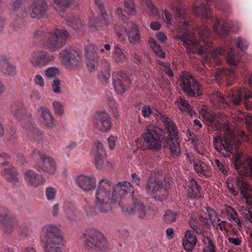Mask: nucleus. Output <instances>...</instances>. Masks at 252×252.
I'll use <instances>...</instances> for the list:
<instances>
[{
  "label": "nucleus",
  "mask_w": 252,
  "mask_h": 252,
  "mask_svg": "<svg viewBox=\"0 0 252 252\" xmlns=\"http://www.w3.org/2000/svg\"><path fill=\"white\" fill-rule=\"evenodd\" d=\"M61 81L58 78H55L52 85V91L55 94H59L62 92L61 88Z\"/></svg>",
  "instance_id": "nucleus-56"
},
{
  "label": "nucleus",
  "mask_w": 252,
  "mask_h": 252,
  "mask_svg": "<svg viewBox=\"0 0 252 252\" xmlns=\"http://www.w3.org/2000/svg\"><path fill=\"white\" fill-rule=\"evenodd\" d=\"M41 232V241L45 252H63V237L62 230L57 225L46 224L42 227Z\"/></svg>",
  "instance_id": "nucleus-4"
},
{
  "label": "nucleus",
  "mask_w": 252,
  "mask_h": 252,
  "mask_svg": "<svg viewBox=\"0 0 252 252\" xmlns=\"http://www.w3.org/2000/svg\"><path fill=\"white\" fill-rule=\"evenodd\" d=\"M75 0H53L54 8L58 11H62L69 7Z\"/></svg>",
  "instance_id": "nucleus-40"
},
{
  "label": "nucleus",
  "mask_w": 252,
  "mask_h": 252,
  "mask_svg": "<svg viewBox=\"0 0 252 252\" xmlns=\"http://www.w3.org/2000/svg\"><path fill=\"white\" fill-rule=\"evenodd\" d=\"M69 36V33L66 31L56 29L49 33H45L41 29L37 30L34 33L35 39L48 38L46 47L51 52L58 51L65 44Z\"/></svg>",
  "instance_id": "nucleus-5"
},
{
  "label": "nucleus",
  "mask_w": 252,
  "mask_h": 252,
  "mask_svg": "<svg viewBox=\"0 0 252 252\" xmlns=\"http://www.w3.org/2000/svg\"><path fill=\"white\" fill-rule=\"evenodd\" d=\"M18 224V220L11 215L8 209L0 208V227L3 232L12 233Z\"/></svg>",
  "instance_id": "nucleus-15"
},
{
  "label": "nucleus",
  "mask_w": 252,
  "mask_h": 252,
  "mask_svg": "<svg viewBox=\"0 0 252 252\" xmlns=\"http://www.w3.org/2000/svg\"><path fill=\"white\" fill-rule=\"evenodd\" d=\"M200 115L202 117L204 120L209 123L213 122L215 119V115L212 113L208 112L205 107L201 109Z\"/></svg>",
  "instance_id": "nucleus-49"
},
{
  "label": "nucleus",
  "mask_w": 252,
  "mask_h": 252,
  "mask_svg": "<svg viewBox=\"0 0 252 252\" xmlns=\"http://www.w3.org/2000/svg\"><path fill=\"white\" fill-rule=\"evenodd\" d=\"M57 189L53 187H49L45 189V196L49 201H53L56 197Z\"/></svg>",
  "instance_id": "nucleus-52"
},
{
  "label": "nucleus",
  "mask_w": 252,
  "mask_h": 252,
  "mask_svg": "<svg viewBox=\"0 0 252 252\" xmlns=\"http://www.w3.org/2000/svg\"><path fill=\"white\" fill-rule=\"evenodd\" d=\"M52 106L54 112L55 114L62 115L64 113L63 106V104L59 101H54L52 103Z\"/></svg>",
  "instance_id": "nucleus-53"
},
{
  "label": "nucleus",
  "mask_w": 252,
  "mask_h": 252,
  "mask_svg": "<svg viewBox=\"0 0 252 252\" xmlns=\"http://www.w3.org/2000/svg\"><path fill=\"white\" fill-rule=\"evenodd\" d=\"M24 179L28 186L32 187L41 186L45 182V179L42 175L36 174L32 170H27L25 171Z\"/></svg>",
  "instance_id": "nucleus-25"
},
{
  "label": "nucleus",
  "mask_w": 252,
  "mask_h": 252,
  "mask_svg": "<svg viewBox=\"0 0 252 252\" xmlns=\"http://www.w3.org/2000/svg\"><path fill=\"white\" fill-rule=\"evenodd\" d=\"M125 11L129 15H134L136 14V10L133 0H125Z\"/></svg>",
  "instance_id": "nucleus-48"
},
{
  "label": "nucleus",
  "mask_w": 252,
  "mask_h": 252,
  "mask_svg": "<svg viewBox=\"0 0 252 252\" xmlns=\"http://www.w3.org/2000/svg\"><path fill=\"white\" fill-rule=\"evenodd\" d=\"M224 211L227 213L230 221L235 222L239 226L241 225V221L238 217L237 214L232 207L228 205H225Z\"/></svg>",
  "instance_id": "nucleus-43"
},
{
  "label": "nucleus",
  "mask_w": 252,
  "mask_h": 252,
  "mask_svg": "<svg viewBox=\"0 0 252 252\" xmlns=\"http://www.w3.org/2000/svg\"><path fill=\"white\" fill-rule=\"evenodd\" d=\"M33 160V167L40 172L52 175L56 171L54 159L43 152L33 150L31 154Z\"/></svg>",
  "instance_id": "nucleus-7"
},
{
  "label": "nucleus",
  "mask_w": 252,
  "mask_h": 252,
  "mask_svg": "<svg viewBox=\"0 0 252 252\" xmlns=\"http://www.w3.org/2000/svg\"><path fill=\"white\" fill-rule=\"evenodd\" d=\"M55 59L54 56L45 51L33 52L30 58L31 63H48Z\"/></svg>",
  "instance_id": "nucleus-28"
},
{
  "label": "nucleus",
  "mask_w": 252,
  "mask_h": 252,
  "mask_svg": "<svg viewBox=\"0 0 252 252\" xmlns=\"http://www.w3.org/2000/svg\"><path fill=\"white\" fill-rule=\"evenodd\" d=\"M206 211L208 214V216L212 224H213L217 220L220 219L217 213L212 208L208 207L206 208Z\"/></svg>",
  "instance_id": "nucleus-54"
},
{
  "label": "nucleus",
  "mask_w": 252,
  "mask_h": 252,
  "mask_svg": "<svg viewBox=\"0 0 252 252\" xmlns=\"http://www.w3.org/2000/svg\"><path fill=\"white\" fill-rule=\"evenodd\" d=\"M209 5L214 4L216 9L228 12L229 6L225 0H205Z\"/></svg>",
  "instance_id": "nucleus-38"
},
{
  "label": "nucleus",
  "mask_w": 252,
  "mask_h": 252,
  "mask_svg": "<svg viewBox=\"0 0 252 252\" xmlns=\"http://www.w3.org/2000/svg\"><path fill=\"white\" fill-rule=\"evenodd\" d=\"M232 160L239 174L244 176L252 174V159L250 157L236 152L233 155Z\"/></svg>",
  "instance_id": "nucleus-14"
},
{
  "label": "nucleus",
  "mask_w": 252,
  "mask_h": 252,
  "mask_svg": "<svg viewBox=\"0 0 252 252\" xmlns=\"http://www.w3.org/2000/svg\"><path fill=\"white\" fill-rule=\"evenodd\" d=\"M141 5H145L148 8V12L151 15L158 16L159 11L157 7L153 4L151 0H140Z\"/></svg>",
  "instance_id": "nucleus-44"
},
{
  "label": "nucleus",
  "mask_w": 252,
  "mask_h": 252,
  "mask_svg": "<svg viewBox=\"0 0 252 252\" xmlns=\"http://www.w3.org/2000/svg\"><path fill=\"white\" fill-rule=\"evenodd\" d=\"M194 170L201 176L209 177L211 175L210 167L205 162L201 161H193Z\"/></svg>",
  "instance_id": "nucleus-30"
},
{
  "label": "nucleus",
  "mask_w": 252,
  "mask_h": 252,
  "mask_svg": "<svg viewBox=\"0 0 252 252\" xmlns=\"http://www.w3.org/2000/svg\"><path fill=\"white\" fill-rule=\"evenodd\" d=\"M1 72L9 75H14L16 73V67L13 64H0Z\"/></svg>",
  "instance_id": "nucleus-47"
},
{
  "label": "nucleus",
  "mask_w": 252,
  "mask_h": 252,
  "mask_svg": "<svg viewBox=\"0 0 252 252\" xmlns=\"http://www.w3.org/2000/svg\"><path fill=\"white\" fill-rule=\"evenodd\" d=\"M193 12L197 16L200 17L204 23H209L213 26L215 33L222 39H224V46L214 49L212 52V56L219 61L215 63H222V59L226 61V63H238L237 57L234 53L233 48L230 46L229 42L232 39L228 36L230 31L233 28V23L229 20H222V25L220 29V22L219 19L212 14L211 9L204 3L199 6L194 5Z\"/></svg>",
  "instance_id": "nucleus-3"
},
{
  "label": "nucleus",
  "mask_w": 252,
  "mask_h": 252,
  "mask_svg": "<svg viewBox=\"0 0 252 252\" xmlns=\"http://www.w3.org/2000/svg\"><path fill=\"white\" fill-rule=\"evenodd\" d=\"M52 214L54 217H58L60 214V205L57 203L53 206L52 209Z\"/></svg>",
  "instance_id": "nucleus-64"
},
{
  "label": "nucleus",
  "mask_w": 252,
  "mask_h": 252,
  "mask_svg": "<svg viewBox=\"0 0 252 252\" xmlns=\"http://www.w3.org/2000/svg\"><path fill=\"white\" fill-rule=\"evenodd\" d=\"M112 84L115 92L122 95L129 89L131 81L126 73L119 71L113 74Z\"/></svg>",
  "instance_id": "nucleus-16"
},
{
  "label": "nucleus",
  "mask_w": 252,
  "mask_h": 252,
  "mask_svg": "<svg viewBox=\"0 0 252 252\" xmlns=\"http://www.w3.org/2000/svg\"><path fill=\"white\" fill-rule=\"evenodd\" d=\"M94 3L98 8L100 14V20L99 21L95 17H91L89 19L90 30L95 31L98 30L100 27V24L105 26H109L111 23V17L110 14L107 13L104 2L100 0H95Z\"/></svg>",
  "instance_id": "nucleus-13"
},
{
  "label": "nucleus",
  "mask_w": 252,
  "mask_h": 252,
  "mask_svg": "<svg viewBox=\"0 0 252 252\" xmlns=\"http://www.w3.org/2000/svg\"><path fill=\"white\" fill-rule=\"evenodd\" d=\"M160 119L164 123L165 129L168 134L167 140L170 151L172 155L179 156L181 153V148L178 141V131L176 125L165 116H161Z\"/></svg>",
  "instance_id": "nucleus-8"
},
{
  "label": "nucleus",
  "mask_w": 252,
  "mask_h": 252,
  "mask_svg": "<svg viewBox=\"0 0 252 252\" xmlns=\"http://www.w3.org/2000/svg\"><path fill=\"white\" fill-rule=\"evenodd\" d=\"M25 111L26 108L20 103L14 104L11 107V113L19 120L22 118Z\"/></svg>",
  "instance_id": "nucleus-39"
},
{
  "label": "nucleus",
  "mask_w": 252,
  "mask_h": 252,
  "mask_svg": "<svg viewBox=\"0 0 252 252\" xmlns=\"http://www.w3.org/2000/svg\"><path fill=\"white\" fill-rule=\"evenodd\" d=\"M98 79L102 85H106L109 82L110 77V66L108 64L102 67L98 72Z\"/></svg>",
  "instance_id": "nucleus-33"
},
{
  "label": "nucleus",
  "mask_w": 252,
  "mask_h": 252,
  "mask_svg": "<svg viewBox=\"0 0 252 252\" xmlns=\"http://www.w3.org/2000/svg\"><path fill=\"white\" fill-rule=\"evenodd\" d=\"M35 83L40 87H43L45 85L43 77L40 75H36L34 79Z\"/></svg>",
  "instance_id": "nucleus-63"
},
{
  "label": "nucleus",
  "mask_w": 252,
  "mask_h": 252,
  "mask_svg": "<svg viewBox=\"0 0 252 252\" xmlns=\"http://www.w3.org/2000/svg\"><path fill=\"white\" fill-rule=\"evenodd\" d=\"M83 238L84 245L88 249L98 248L100 249L107 243L103 234L95 229L87 230L83 234Z\"/></svg>",
  "instance_id": "nucleus-12"
},
{
  "label": "nucleus",
  "mask_w": 252,
  "mask_h": 252,
  "mask_svg": "<svg viewBox=\"0 0 252 252\" xmlns=\"http://www.w3.org/2000/svg\"><path fill=\"white\" fill-rule=\"evenodd\" d=\"M175 104L177 106L181 112H187L191 116H192L195 113L192 110L191 106L189 105L188 101L184 98H180L175 101Z\"/></svg>",
  "instance_id": "nucleus-35"
},
{
  "label": "nucleus",
  "mask_w": 252,
  "mask_h": 252,
  "mask_svg": "<svg viewBox=\"0 0 252 252\" xmlns=\"http://www.w3.org/2000/svg\"><path fill=\"white\" fill-rule=\"evenodd\" d=\"M26 134L31 141L38 142L43 138V134L37 128L32 126L26 129Z\"/></svg>",
  "instance_id": "nucleus-34"
},
{
  "label": "nucleus",
  "mask_w": 252,
  "mask_h": 252,
  "mask_svg": "<svg viewBox=\"0 0 252 252\" xmlns=\"http://www.w3.org/2000/svg\"><path fill=\"white\" fill-rule=\"evenodd\" d=\"M18 234L23 238H26L29 235V228L25 225H20L17 229Z\"/></svg>",
  "instance_id": "nucleus-58"
},
{
  "label": "nucleus",
  "mask_w": 252,
  "mask_h": 252,
  "mask_svg": "<svg viewBox=\"0 0 252 252\" xmlns=\"http://www.w3.org/2000/svg\"><path fill=\"white\" fill-rule=\"evenodd\" d=\"M207 244L202 252H216L212 240L209 238H207Z\"/></svg>",
  "instance_id": "nucleus-61"
},
{
  "label": "nucleus",
  "mask_w": 252,
  "mask_h": 252,
  "mask_svg": "<svg viewBox=\"0 0 252 252\" xmlns=\"http://www.w3.org/2000/svg\"><path fill=\"white\" fill-rule=\"evenodd\" d=\"M145 188L147 194L155 199L161 201L164 198V189L161 180L151 177Z\"/></svg>",
  "instance_id": "nucleus-19"
},
{
  "label": "nucleus",
  "mask_w": 252,
  "mask_h": 252,
  "mask_svg": "<svg viewBox=\"0 0 252 252\" xmlns=\"http://www.w3.org/2000/svg\"><path fill=\"white\" fill-rule=\"evenodd\" d=\"M66 23L68 26L74 30H80L84 25L78 15L73 14H69L67 16Z\"/></svg>",
  "instance_id": "nucleus-32"
},
{
  "label": "nucleus",
  "mask_w": 252,
  "mask_h": 252,
  "mask_svg": "<svg viewBox=\"0 0 252 252\" xmlns=\"http://www.w3.org/2000/svg\"><path fill=\"white\" fill-rule=\"evenodd\" d=\"M171 7L173 10L178 28L176 39H181L189 53L204 56L210 52L213 45V37L210 28L205 24L197 29L201 41H198L195 37V32L191 31V27L187 18L185 9L181 0H172Z\"/></svg>",
  "instance_id": "nucleus-2"
},
{
  "label": "nucleus",
  "mask_w": 252,
  "mask_h": 252,
  "mask_svg": "<svg viewBox=\"0 0 252 252\" xmlns=\"http://www.w3.org/2000/svg\"><path fill=\"white\" fill-rule=\"evenodd\" d=\"M161 133L160 129L158 127L153 125H148L142 135L146 145H141L139 141L137 140L136 141L137 148L142 150L148 149L159 151L161 149L162 143Z\"/></svg>",
  "instance_id": "nucleus-6"
},
{
  "label": "nucleus",
  "mask_w": 252,
  "mask_h": 252,
  "mask_svg": "<svg viewBox=\"0 0 252 252\" xmlns=\"http://www.w3.org/2000/svg\"><path fill=\"white\" fill-rule=\"evenodd\" d=\"M233 65L229 69H225L224 68H220L217 69L216 73L217 77H222L223 76L232 77L234 75V69L237 64H232Z\"/></svg>",
  "instance_id": "nucleus-45"
},
{
  "label": "nucleus",
  "mask_w": 252,
  "mask_h": 252,
  "mask_svg": "<svg viewBox=\"0 0 252 252\" xmlns=\"http://www.w3.org/2000/svg\"><path fill=\"white\" fill-rule=\"evenodd\" d=\"M85 57L90 62L97 63L96 47L92 44L87 45L85 48Z\"/></svg>",
  "instance_id": "nucleus-36"
},
{
  "label": "nucleus",
  "mask_w": 252,
  "mask_h": 252,
  "mask_svg": "<svg viewBox=\"0 0 252 252\" xmlns=\"http://www.w3.org/2000/svg\"><path fill=\"white\" fill-rule=\"evenodd\" d=\"M118 137L117 136L110 135L107 139L108 147L110 150H113L115 148Z\"/></svg>",
  "instance_id": "nucleus-57"
},
{
  "label": "nucleus",
  "mask_w": 252,
  "mask_h": 252,
  "mask_svg": "<svg viewBox=\"0 0 252 252\" xmlns=\"http://www.w3.org/2000/svg\"><path fill=\"white\" fill-rule=\"evenodd\" d=\"M81 52L74 49H65L60 54L62 63H78L81 59Z\"/></svg>",
  "instance_id": "nucleus-26"
},
{
  "label": "nucleus",
  "mask_w": 252,
  "mask_h": 252,
  "mask_svg": "<svg viewBox=\"0 0 252 252\" xmlns=\"http://www.w3.org/2000/svg\"><path fill=\"white\" fill-rule=\"evenodd\" d=\"M0 166L3 167L0 171L1 176L12 185H17L19 183L17 169L7 161L1 162Z\"/></svg>",
  "instance_id": "nucleus-21"
},
{
  "label": "nucleus",
  "mask_w": 252,
  "mask_h": 252,
  "mask_svg": "<svg viewBox=\"0 0 252 252\" xmlns=\"http://www.w3.org/2000/svg\"><path fill=\"white\" fill-rule=\"evenodd\" d=\"M209 98L212 104L216 105L218 104H227L225 98L222 95L220 92H216L208 94Z\"/></svg>",
  "instance_id": "nucleus-42"
},
{
  "label": "nucleus",
  "mask_w": 252,
  "mask_h": 252,
  "mask_svg": "<svg viewBox=\"0 0 252 252\" xmlns=\"http://www.w3.org/2000/svg\"><path fill=\"white\" fill-rule=\"evenodd\" d=\"M214 141L215 149L223 157H227L232 153L234 141L233 135L228 126L225 129L223 139L219 135L214 138Z\"/></svg>",
  "instance_id": "nucleus-10"
},
{
  "label": "nucleus",
  "mask_w": 252,
  "mask_h": 252,
  "mask_svg": "<svg viewBox=\"0 0 252 252\" xmlns=\"http://www.w3.org/2000/svg\"><path fill=\"white\" fill-rule=\"evenodd\" d=\"M215 163L220 172H221L224 175L227 174V171L226 170L224 165L222 164L219 159H215Z\"/></svg>",
  "instance_id": "nucleus-62"
},
{
  "label": "nucleus",
  "mask_w": 252,
  "mask_h": 252,
  "mask_svg": "<svg viewBox=\"0 0 252 252\" xmlns=\"http://www.w3.org/2000/svg\"><path fill=\"white\" fill-rule=\"evenodd\" d=\"M92 124L96 130L103 132H108L112 126L111 118L105 111L96 113L92 118Z\"/></svg>",
  "instance_id": "nucleus-17"
},
{
  "label": "nucleus",
  "mask_w": 252,
  "mask_h": 252,
  "mask_svg": "<svg viewBox=\"0 0 252 252\" xmlns=\"http://www.w3.org/2000/svg\"><path fill=\"white\" fill-rule=\"evenodd\" d=\"M187 193L188 196L191 199H194L200 196V187L193 179H191L188 184Z\"/></svg>",
  "instance_id": "nucleus-31"
},
{
  "label": "nucleus",
  "mask_w": 252,
  "mask_h": 252,
  "mask_svg": "<svg viewBox=\"0 0 252 252\" xmlns=\"http://www.w3.org/2000/svg\"><path fill=\"white\" fill-rule=\"evenodd\" d=\"M10 15L14 19L12 28L15 31H19L24 26L23 19L25 14H27V10L22 6V0H11Z\"/></svg>",
  "instance_id": "nucleus-11"
},
{
  "label": "nucleus",
  "mask_w": 252,
  "mask_h": 252,
  "mask_svg": "<svg viewBox=\"0 0 252 252\" xmlns=\"http://www.w3.org/2000/svg\"><path fill=\"white\" fill-rule=\"evenodd\" d=\"M149 44L154 53L159 57L163 58L165 54L162 50L161 47L158 44L157 41L153 37L148 39Z\"/></svg>",
  "instance_id": "nucleus-41"
},
{
  "label": "nucleus",
  "mask_w": 252,
  "mask_h": 252,
  "mask_svg": "<svg viewBox=\"0 0 252 252\" xmlns=\"http://www.w3.org/2000/svg\"><path fill=\"white\" fill-rule=\"evenodd\" d=\"M235 43L237 47L242 51L246 49L249 44L246 40L240 37L238 38Z\"/></svg>",
  "instance_id": "nucleus-55"
},
{
  "label": "nucleus",
  "mask_w": 252,
  "mask_h": 252,
  "mask_svg": "<svg viewBox=\"0 0 252 252\" xmlns=\"http://www.w3.org/2000/svg\"><path fill=\"white\" fill-rule=\"evenodd\" d=\"M227 97L235 105L239 104L243 97L247 109L250 110L252 108V93L245 89L240 88L236 92L232 91L227 95Z\"/></svg>",
  "instance_id": "nucleus-20"
},
{
  "label": "nucleus",
  "mask_w": 252,
  "mask_h": 252,
  "mask_svg": "<svg viewBox=\"0 0 252 252\" xmlns=\"http://www.w3.org/2000/svg\"><path fill=\"white\" fill-rule=\"evenodd\" d=\"M134 191L131 183L124 181L114 183L108 179H101L95 191V204L100 212L106 213L117 203L122 211L128 215L136 214L140 218L153 216L157 212V207L145 205L134 198Z\"/></svg>",
  "instance_id": "nucleus-1"
},
{
  "label": "nucleus",
  "mask_w": 252,
  "mask_h": 252,
  "mask_svg": "<svg viewBox=\"0 0 252 252\" xmlns=\"http://www.w3.org/2000/svg\"><path fill=\"white\" fill-rule=\"evenodd\" d=\"M180 86L183 91L190 97L202 95V87L190 73L184 71L180 76Z\"/></svg>",
  "instance_id": "nucleus-9"
},
{
  "label": "nucleus",
  "mask_w": 252,
  "mask_h": 252,
  "mask_svg": "<svg viewBox=\"0 0 252 252\" xmlns=\"http://www.w3.org/2000/svg\"><path fill=\"white\" fill-rule=\"evenodd\" d=\"M76 182L85 191L93 190L96 187V179L93 175H80L76 178Z\"/></svg>",
  "instance_id": "nucleus-24"
},
{
  "label": "nucleus",
  "mask_w": 252,
  "mask_h": 252,
  "mask_svg": "<svg viewBox=\"0 0 252 252\" xmlns=\"http://www.w3.org/2000/svg\"><path fill=\"white\" fill-rule=\"evenodd\" d=\"M197 243V237L194 233L190 230L186 231L183 239V246L188 252H192Z\"/></svg>",
  "instance_id": "nucleus-29"
},
{
  "label": "nucleus",
  "mask_w": 252,
  "mask_h": 252,
  "mask_svg": "<svg viewBox=\"0 0 252 252\" xmlns=\"http://www.w3.org/2000/svg\"><path fill=\"white\" fill-rule=\"evenodd\" d=\"M228 223V222L226 221L220 220V219L219 220H217V222H215L212 225L216 230L228 232V229L226 228V225Z\"/></svg>",
  "instance_id": "nucleus-51"
},
{
  "label": "nucleus",
  "mask_w": 252,
  "mask_h": 252,
  "mask_svg": "<svg viewBox=\"0 0 252 252\" xmlns=\"http://www.w3.org/2000/svg\"><path fill=\"white\" fill-rule=\"evenodd\" d=\"M154 113V108L148 105L144 106L141 109V114L145 118L149 117Z\"/></svg>",
  "instance_id": "nucleus-59"
},
{
  "label": "nucleus",
  "mask_w": 252,
  "mask_h": 252,
  "mask_svg": "<svg viewBox=\"0 0 252 252\" xmlns=\"http://www.w3.org/2000/svg\"><path fill=\"white\" fill-rule=\"evenodd\" d=\"M91 152L94 157L96 168L98 169H102L106 157L102 143L99 141H95L92 147Z\"/></svg>",
  "instance_id": "nucleus-23"
},
{
  "label": "nucleus",
  "mask_w": 252,
  "mask_h": 252,
  "mask_svg": "<svg viewBox=\"0 0 252 252\" xmlns=\"http://www.w3.org/2000/svg\"><path fill=\"white\" fill-rule=\"evenodd\" d=\"M45 73L48 77H53L59 73V70L56 67H51L45 70Z\"/></svg>",
  "instance_id": "nucleus-60"
},
{
  "label": "nucleus",
  "mask_w": 252,
  "mask_h": 252,
  "mask_svg": "<svg viewBox=\"0 0 252 252\" xmlns=\"http://www.w3.org/2000/svg\"><path fill=\"white\" fill-rule=\"evenodd\" d=\"M38 113L42 118V123L49 128H54L56 126L55 120L49 109L45 107H40Z\"/></svg>",
  "instance_id": "nucleus-27"
},
{
  "label": "nucleus",
  "mask_w": 252,
  "mask_h": 252,
  "mask_svg": "<svg viewBox=\"0 0 252 252\" xmlns=\"http://www.w3.org/2000/svg\"><path fill=\"white\" fill-rule=\"evenodd\" d=\"M116 32L119 38L125 39L123 33L125 32L127 36L128 40L132 44H136L140 42L141 36L140 30L138 26L132 23L128 30L126 29L124 26H116L115 27Z\"/></svg>",
  "instance_id": "nucleus-18"
},
{
  "label": "nucleus",
  "mask_w": 252,
  "mask_h": 252,
  "mask_svg": "<svg viewBox=\"0 0 252 252\" xmlns=\"http://www.w3.org/2000/svg\"><path fill=\"white\" fill-rule=\"evenodd\" d=\"M67 218L71 221L75 220L77 218L75 207L71 203H67L64 208Z\"/></svg>",
  "instance_id": "nucleus-37"
},
{
  "label": "nucleus",
  "mask_w": 252,
  "mask_h": 252,
  "mask_svg": "<svg viewBox=\"0 0 252 252\" xmlns=\"http://www.w3.org/2000/svg\"><path fill=\"white\" fill-rule=\"evenodd\" d=\"M29 7V12L33 18H43L47 14L48 9L47 3L43 0H32Z\"/></svg>",
  "instance_id": "nucleus-22"
},
{
  "label": "nucleus",
  "mask_w": 252,
  "mask_h": 252,
  "mask_svg": "<svg viewBox=\"0 0 252 252\" xmlns=\"http://www.w3.org/2000/svg\"><path fill=\"white\" fill-rule=\"evenodd\" d=\"M178 218L176 212L167 210L163 215V220L166 223H171L176 221Z\"/></svg>",
  "instance_id": "nucleus-46"
},
{
  "label": "nucleus",
  "mask_w": 252,
  "mask_h": 252,
  "mask_svg": "<svg viewBox=\"0 0 252 252\" xmlns=\"http://www.w3.org/2000/svg\"><path fill=\"white\" fill-rule=\"evenodd\" d=\"M114 58L117 62H123L125 61V55L123 53L122 49L117 45L115 46Z\"/></svg>",
  "instance_id": "nucleus-50"
}]
</instances>
